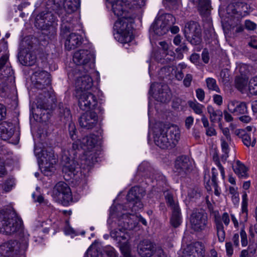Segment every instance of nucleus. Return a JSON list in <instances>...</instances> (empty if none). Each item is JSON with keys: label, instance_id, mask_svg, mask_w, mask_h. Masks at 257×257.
Listing matches in <instances>:
<instances>
[{"label": "nucleus", "instance_id": "30", "mask_svg": "<svg viewBox=\"0 0 257 257\" xmlns=\"http://www.w3.org/2000/svg\"><path fill=\"white\" fill-rule=\"evenodd\" d=\"M151 30L158 36H162L168 31L166 25L158 18L152 25Z\"/></svg>", "mask_w": 257, "mask_h": 257}, {"label": "nucleus", "instance_id": "29", "mask_svg": "<svg viewBox=\"0 0 257 257\" xmlns=\"http://www.w3.org/2000/svg\"><path fill=\"white\" fill-rule=\"evenodd\" d=\"M198 10L202 17L205 18L207 20H210L211 6L209 0H199Z\"/></svg>", "mask_w": 257, "mask_h": 257}, {"label": "nucleus", "instance_id": "5", "mask_svg": "<svg viewBox=\"0 0 257 257\" xmlns=\"http://www.w3.org/2000/svg\"><path fill=\"white\" fill-rule=\"evenodd\" d=\"M135 214H127L123 213L118 218V225L119 229H114L110 232V236L119 242L124 241L127 242L128 235L125 232L126 230H133L138 224V222L135 220L137 218Z\"/></svg>", "mask_w": 257, "mask_h": 257}, {"label": "nucleus", "instance_id": "18", "mask_svg": "<svg viewBox=\"0 0 257 257\" xmlns=\"http://www.w3.org/2000/svg\"><path fill=\"white\" fill-rule=\"evenodd\" d=\"M55 23V17L51 12L47 11L41 12L37 16L35 25L38 29L45 30L54 26Z\"/></svg>", "mask_w": 257, "mask_h": 257}, {"label": "nucleus", "instance_id": "36", "mask_svg": "<svg viewBox=\"0 0 257 257\" xmlns=\"http://www.w3.org/2000/svg\"><path fill=\"white\" fill-rule=\"evenodd\" d=\"M182 218L180 208L172 210V215L170 219L171 225L175 228L178 227L181 223Z\"/></svg>", "mask_w": 257, "mask_h": 257}, {"label": "nucleus", "instance_id": "41", "mask_svg": "<svg viewBox=\"0 0 257 257\" xmlns=\"http://www.w3.org/2000/svg\"><path fill=\"white\" fill-rule=\"evenodd\" d=\"M207 87L208 89L219 92L220 89L216 84V81L213 78H207L206 80Z\"/></svg>", "mask_w": 257, "mask_h": 257}, {"label": "nucleus", "instance_id": "37", "mask_svg": "<svg viewBox=\"0 0 257 257\" xmlns=\"http://www.w3.org/2000/svg\"><path fill=\"white\" fill-rule=\"evenodd\" d=\"M158 19L166 25L168 30L169 28L175 24L176 21L175 17L170 14H165L159 17Z\"/></svg>", "mask_w": 257, "mask_h": 257}, {"label": "nucleus", "instance_id": "1", "mask_svg": "<svg viewBox=\"0 0 257 257\" xmlns=\"http://www.w3.org/2000/svg\"><path fill=\"white\" fill-rule=\"evenodd\" d=\"M33 79L34 86L36 89L43 91V93L38 96L37 107L43 110L49 109L51 107L48 100L52 93L50 75L45 71H38L34 73Z\"/></svg>", "mask_w": 257, "mask_h": 257}, {"label": "nucleus", "instance_id": "55", "mask_svg": "<svg viewBox=\"0 0 257 257\" xmlns=\"http://www.w3.org/2000/svg\"><path fill=\"white\" fill-rule=\"evenodd\" d=\"M14 185V181L9 180L7 181L4 186V189L6 192L10 191L13 188Z\"/></svg>", "mask_w": 257, "mask_h": 257}, {"label": "nucleus", "instance_id": "12", "mask_svg": "<svg viewBox=\"0 0 257 257\" xmlns=\"http://www.w3.org/2000/svg\"><path fill=\"white\" fill-rule=\"evenodd\" d=\"M93 55L87 50H80L76 52L73 57L74 62L78 65L74 69L81 67V70L88 71L93 64L91 62Z\"/></svg>", "mask_w": 257, "mask_h": 257}, {"label": "nucleus", "instance_id": "54", "mask_svg": "<svg viewBox=\"0 0 257 257\" xmlns=\"http://www.w3.org/2000/svg\"><path fill=\"white\" fill-rule=\"evenodd\" d=\"M155 179L160 186H163L164 184H166V177L162 174H158L155 177Z\"/></svg>", "mask_w": 257, "mask_h": 257}, {"label": "nucleus", "instance_id": "32", "mask_svg": "<svg viewBox=\"0 0 257 257\" xmlns=\"http://www.w3.org/2000/svg\"><path fill=\"white\" fill-rule=\"evenodd\" d=\"M57 112L62 121H68L71 117L70 109L65 104L62 103H59Z\"/></svg>", "mask_w": 257, "mask_h": 257}, {"label": "nucleus", "instance_id": "27", "mask_svg": "<svg viewBox=\"0 0 257 257\" xmlns=\"http://www.w3.org/2000/svg\"><path fill=\"white\" fill-rule=\"evenodd\" d=\"M14 127L12 123L4 122L0 123V138L2 140H9L14 135Z\"/></svg>", "mask_w": 257, "mask_h": 257}, {"label": "nucleus", "instance_id": "52", "mask_svg": "<svg viewBox=\"0 0 257 257\" xmlns=\"http://www.w3.org/2000/svg\"><path fill=\"white\" fill-rule=\"evenodd\" d=\"M244 25L247 30L253 31L256 28V25L250 20H246L244 23Z\"/></svg>", "mask_w": 257, "mask_h": 257}, {"label": "nucleus", "instance_id": "34", "mask_svg": "<svg viewBox=\"0 0 257 257\" xmlns=\"http://www.w3.org/2000/svg\"><path fill=\"white\" fill-rule=\"evenodd\" d=\"M233 169L238 177L245 178L248 176L247 168L240 161H236V163L233 165Z\"/></svg>", "mask_w": 257, "mask_h": 257}, {"label": "nucleus", "instance_id": "13", "mask_svg": "<svg viewBox=\"0 0 257 257\" xmlns=\"http://www.w3.org/2000/svg\"><path fill=\"white\" fill-rule=\"evenodd\" d=\"M53 194L58 201L67 206L72 201V195L69 186L64 182L57 183L53 190Z\"/></svg>", "mask_w": 257, "mask_h": 257}, {"label": "nucleus", "instance_id": "42", "mask_svg": "<svg viewBox=\"0 0 257 257\" xmlns=\"http://www.w3.org/2000/svg\"><path fill=\"white\" fill-rule=\"evenodd\" d=\"M249 92L254 95H257V76L252 77L249 82Z\"/></svg>", "mask_w": 257, "mask_h": 257}, {"label": "nucleus", "instance_id": "10", "mask_svg": "<svg viewBox=\"0 0 257 257\" xmlns=\"http://www.w3.org/2000/svg\"><path fill=\"white\" fill-rule=\"evenodd\" d=\"M184 34L187 40L193 45H198L202 41L201 30L199 24L190 21L186 24Z\"/></svg>", "mask_w": 257, "mask_h": 257}, {"label": "nucleus", "instance_id": "64", "mask_svg": "<svg viewBox=\"0 0 257 257\" xmlns=\"http://www.w3.org/2000/svg\"><path fill=\"white\" fill-rule=\"evenodd\" d=\"M155 255L154 257H167L166 254L165 253L164 250L161 248H158L154 253Z\"/></svg>", "mask_w": 257, "mask_h": 257}, {"label": "nucleus", "instance_id": "20", "mask_svg": "<svg viewBox=\"0 0 257 257\" xmlns=\"http://www.w3.org/2000/svg\"><path fill=\"white\" fill-rule=\"evenodd\" d=\"M154 88H158L155 96L157 101L163 103H167L170 100L171 93L167 85L154 83L151 85L150 90H153Z\"/></svg>", "mask_w": 257, "mask_h": 257}, {"label": "nucleus", "instance_id": "62", "mask_svg": "<svg viewBox=\"0 0 257 257\" xmlns=\"http://www.w3.org/2000/svg\"><path fill=\"white\" fill-rule=\"evenodd\" d=\"M221 146L223 153H229V147L228 143L223 139H221Z\"/></svg>", "mask_w": 257, "mask_h": 257}, {"label": "nucleus", "instance_id": "44", "mask_svg": "<svg viewBox=\"0 0 257 257\" xmlns=\"http://www.w3.org/2000/svg\"><path fill=\"white\" fill-rule=\"evenodd\" d=\"M256 252V248L249 245L246 249L242 250L240 254L239 257H250Z\"/></svg>", "mask_w": 257, "mask_h": 257}, {"label": "nucleus", "instance_id": "24", "mask_svg": "<svg viewBox=\"0 0 257 257\" xmlns=\"http://www.w3.org/2000/svg\"><path fill=\"white\" fill-rule=\"evenodd\" d=\"M227 107L230 112L237 115L244 114L248 112L247 103L244 101L230 100L228 103Z\"/></svg>", "mask_w": 257, "mask_h": 257}, {"label": "nucleus", "instance_id": "63", "mask_svg": "<svg viewBox=\"0 0 257 257\" xmlns=\"http://www.w3.org/2000/svg\"><path fill=\"white\" fill-rule=\"evenodd\" d=\"M213 101L215 103L218 105H221L222 104V97L218 94H215L213 96Z\"/></svg>", "mask_w": 257, "mask_h": 257}, {"label": "nucleus", "instance_id": "15", "mask_svg": "<svg viewBox=\"0 0 257 257\" xmlns=\"http://www.w3.org/2000/svg\"><path fill=\"white\" fill-rule=\"evenodd\" d=\"M230 223V217L228 213L224 212L221 215L219 213L214 216L215 229L219 241L223 242L225 238L224 225L227 226Z\"/></svg>", "mask_w": 257, "mask_h": 257}, {"label": "nucleus", "instance_id": "21", "mask_svg": "<svg viewBox=\"0 0 257 257\" xmlns=\"http://www.w3.org/2000/svg\"><path fill=\"white\" fill-rule=\"evenodd\" d=\"M192 165L189 159L185 156L177 158L175 162L174 171L178 175L184 176L191 169Z\"/></svg>", "mask_w": 257, "mask_h": 257}, {"label": "nucleus", "instance_id": "51", "mask_svg": "<svg viewBox=\"0 0 257 257\" xmlns=\"http://www.w3.org/2000/svg\"><path fill=\"white\" fill-rule=\"evenodd\" d=\"M165 59L167 61L171 62L175 60V54L172 50H170V49L165 52Z\"/></svg>", "mask_w": 257, "mask_h": 257}, {"label": "nucleus", "instance_id": "61", "mask_svg": "<svg viewBox=\"0 0 257 257\" xmlns=\"http://www.w3.org/2000/svg\"><path fill=\"white\" fill-rule=\"evenodd\" d=\"M105 252L108 257H117L115 249L111 247H108L105 250Z\"/></svg>", "mask_w": 257, "mask_h": 257}, {"label": "nucleus", "instance_id": "16", "mask_svg": "<svg viewBox=\"0 0 257 257\" xmlns=\"http://www.w3.org/2000/svg\"><path fill=\"white\" fill-rule=\"evenodd\" d=\"M78 99V105L83 110L94 109L97 104V99L92 93L83 91L76 94Z\"/></svg>", "mask_w": 257, "mask_h": 257}, {"label": "nucleus", "instance_id": "31", "mask_svg": "<svg viewBox=\"0 0 257 257\" xmlns=\"http://www.w3.org/2000/svg\"><path fill=\"white\" fill-rule=\"evenodd\" d=\"M66 159L68 161L63 165L62 171L65 174H68V176H71L74 175L75 171L77 167L78 166L75 161L71 159L70 158L66 157Z\"/></svg>", "mask_w": 257, "mask_h": 257}, {"label": "nucleus", "instance_id": "39", "mask_svg": "<svg viewBox=\"0 0 257 257\" xmlns=\"http://www.w3.org/2000/svg\"><path fill=\"white\" fill-rule=\"evenodd\" d=\"M165 199L167 205L171 208L172 210L179 208L178 201L174 199L173 196L171 194L167 193L165 195Z\"/></svg>", "mask_w": 257, "mask_h": 257}, {"label": "nucleus", "instance_id": "49", "mask_svg": "<svg viewBox=\"0 0 257 257\" xmlns=\"http://www.w3.org/2000/svg\"><path fill=\"white\" fill-rule=\"evenodd\" d=\"M69 135L72 140H74L77 137L76 135V127L73 123H70L69 124Z\"/></svg>", "mask_w": 257, "mask_h": 257}, {"label": "nucleus", "instance_id": "57", "mask_svg": "<svg viewBox=\"0 0 257 257\" xmlns=\"http://www.w3.org/2000/svg\"><path fill=\"white\" fill-rule=\"evenodd\" d=\"M190 61L196 65L199 64L200 56L196 53L192 54L190 58Z\"/></svg>", "mask_w": 257, "mask_h": 257}, {"label": "nucleus", "instance_id": "28", "mask_svg": "<svg viewBox=\"0 0 257 257\" xmlns=\"http://www.w3.org/2000/svg\"><path fill=\"white\" fill-rule=\"evenodd\" d=\"M61 18V34L65 35L69 33L73 29V25L72 23L73 16L61 15L59 16Z\"/></svg>", "mask_w": 257, "mask_h": 257}, {"label": "nucleus", "instance_id": "4", "mask_svg": "<svg viewBox=\"0 0 257 257\" xmlns=\"http://www.w3.org/2000/svg\"><path fill=\"white\" fill-rule=\"evenodd\" d=\"M22 220L13 210L0 211V232L11 235L22 231Z\"/></svg>", "mask_w": 257, "mask_h": 257}, {"label": "nucleus", "instance_id": "47", "mask_svg": "<svg viewBox=\"0 0 257 257\" xmlns=\"http://www.w3.org/2000/svg\"><path fill=\"white\" fill-rule=\"evenodd\" d=\"M241 209L242 214H245V216L247 215V194H244L242 196V201L241 203Z\"/></svg>", "mask_w": 257, "mask_h": 257}, {"label": "nucleus", "instance_id": "43", "mask_svg": "<svg viewBox=\"0 0 257 257\" xmlns=\"http://www.w3.org/2000/svg\"><path fill=\"white\" fill-rule=\"evenodd\" d=\"M24 65H33L36 61V56L32 53H27L24 57Z\"/></svg>", "mask_w": 257, "mask_h": 257}, {"label": "nucleus", "instance_id": "19", "mask_svg": "<svg viewBox=\"0 0 257 257\" xmlns=\"http://www.w3.org/2000/svg\"><path fill=\"white\" fill-rule=\"evenodd\" d=\"M80 0H65L63 8L55 9L56 5L54 4L53 9L55 10V13L58 16L65 15L66 16H73L72 14L80 7Z\"/></svg>", "mask_w": 257, "mask_h": 257}, {"label": "nucleus", "instance_id": "45", "mask_svg": "<svg viewBox=\"0 0 257 257\" xmlns=\"http://www.w3.org/2000/svg\"><path fill=\"white\" fill-rule=\"evenodd\" d=\"M87 257H101V254L94 245L90 246L87 250Z\"/></svg>", "mask_w": 257, "mask_h": 257}, {"label": "nucleus", "instance_id": "38", "mask_svg": "<svg viewBox=\"0 0 257 257\" xmlns=\"http://www.w3.org/2000/svg\"><path fill=\"white\" fill-rule=\"evenodd\" d=\"M188 103L189 107L193 109L196 114L202 115L203 109L204 108L203 105L200 104L196 101H189Z\"/></svg>", "mask_w": 257, "mask_h": 257}, {"label": "nucleus", "instance_id": "14", "mask_svg": "<svg viewBox=\"0 0 257 257\" xmlns=\"http://www.w3.org/2000/svg\"><path fill=\"white\" fill-rule=\"evenodd\" d=\"M97 137L94 135L86 136L81 140L82 146L80 147L85 152L86 156H88L87 161L88 160L89 161L88 165L90 166L97 162V158L95 156L91 157L93 155L92 149L97 143Z\"/></svg>", "mask_w": 257, "mask_h": 257}, {"label": "nucleus", "instance_id": "8", "mask_svg": "<svg viewBox=\"0 0 257 257\" xmlns=\"http://www.w3.org/2000/svg\"><path fill=\"white\" fill-rule=\"evenodd\" d=\"M190 222L191 229L198 233L206 232L210 228L207 214L202 210H194L190 216Z\"/></svg>", "mask_w": 257, "mask_h": 257}, {"label": "nucleus", "instance_id": "11", "mask_svg": "<svg viewBox=\"0 0 257 257\" xmlns=\"http://www.w3.org/2000/svg\"><path fill=\"white\" fill-rule=\"evenodd\" d=\"M28 246L27 240L21 245L15 240H10L0 245V255L2 257L13 256L22 251H25Z\"/></svg>", "mask_w": 257, "mask_h": 257}, {"label": "nucleus", "instance_id": "26", "mask_svg": "<svg viewBox=\"0 0 257 257\" xmlns=\"http://www.w3.org/2000/svg\"><path fill=\"white\" fill-rule=\"evenodd\" d=\"M82 38L81 35L76 33H71L66 40L65 47L67 50L74 49L82 44Z\"/></svg>", "mask_w": 257, "mask_h": 257}, {"label": "nucleus", "instance_id": "46", "mask_svg": "<svg viewBox=\"0 0 257 257\" xmlns=\"http://www.w3.org/2000/svg\"><path fill=\"white\" fill-rule=\"evenodd\" d=\"M120 249L124 257H130V248L127 242L122 243L120 245Z\"/></svg>", "mask_w": 257, "mask_h": 257}, {"label": "nucleus", "instance_id": "25", "mask_svg": "<svg viewBox=\"0 0 257 257\" xmlns=\"http://www.w3.org/2000/svg\"><path fill=\"white\" fill-rule=\"evenodd\" d=\"M186 257H204L205 247L201 242H196L189 245L185 250Z\"/></svg>", "mask_w": 257, "mask_h": 257}, {"label": "nucleus", "instance_id": "60", "mask_svg": "<svg viewBox=\"0 0 257 257\" xmlns=\"http://www.w3.org/2000/svg\"><path fill=\"white\" fill-rule=\"evenodd\" d=\"M7 110L5 106L0 103V121L3 120L6 118Z\"/></svg>", "mask_w": 257, "mask_h": 257}, {"label": "nucleus", "instance_id": "7", "mask_svg": "<svg viewBox=\"0 0 257 257\" xmlns=\"http://www.w3.org/2000/svg\"><path fill=\"white\" fill-rule=\"evenodd\" d=\"M87 72L85 70H81V67H79L78 69H74L68 74L69 78L73 76L75 79V85L76 94L88 90L93 85L92 79L86 73Z\"/></svg>", "mask_w": 257, "mask_h": 257}, {"label": "nucleus", "instance_id": "40", "mask_svg": "<svg viewBox=\"0 0 257 257\" xmlns=\"http://www.w3.org/2000/svg\"><path fill=\"white\" fill-rule=\"evenodd\" d=\"M248 80L244 77H237L235 79L236 88L240 91H242L246 87Z\"/></svg>", "mask_w": 257, "mask_h": 257}, {"label": "nucleus", "instance_id": "58", "mask_svg": "<svg viewBox=\"0 0 257 257\" xmlns=\"http://www.w3.org/2000/svg\"><path fill=\"white\" fill-rule=\"evenodd\" d=\"M226 253L228 256H231L233 252V247L231 242H227L225 244Z\"/></svg>", "mask_w": 257, "mask_h": 257}, {"label": "nucleus", "instance_id": "33", "mask_svg": "<svg viewBox=\"0 0 257 257\" xmlns=\"http://www.w3.org/2000/svg\"><path fill=\"white\" fill-rule=\"evenodd\" d=\"M207 112L209 114L210 121L212 123L219 122L222 118V112L220 109H215L212 106H207Z\"/></svg>", "mask_w": 257, "mask_h": 257}, {"label": "nucleus", "instance_id": "9", "mask_svg": "<svg viewBox=\"0 0 257 257\" xmlns=\"http://www.w3.org/2000/svg\"><path fill=\"white\" fill-rule=\"evenodd\" d=\"M145 192L143 188L138 186L132 187L128 191L126 199L128 203V206L131 208L132 214H134L139 211V209L143 208V205L141 201V198L144 196ZM131 214V213L128 214Z\"/></svg>", "mask_w": 257, "mask_h": 257}, {"label": "nucleus", "instance_id": "17", "mask_svg": "<svg viewBox=\"0 0 257 257\" xmlns=\"http://www.w3.org/2000/svg\"><path fill=\"white\" fill-rule=\"evenodd\" d=\"M42 169L45 175L48 176L55 170L57 159L52 151L47 152L42 150Z\"/></svg>", "mask_w": 257, "mask_h": 257}, {"label": "nucleus", "instance_id": "50", "mask_svg": "<svg viewBox=\"0 0 257 257\" xmlns=\"http://www.w3.org/2000/svg\"><path fill=\"white\" fill-rule=\"evenodd\" d=\"M240 235L241 238V243L242 246H245L247 245L248 241L247 235L244 229H241L240 231Z\"/></svg>", "mask_w": 257, "mask_h": 257}, {"label": "nucleus", "instance_id": "35", "mask_svg": "<svg viewBox=\"0 0 257 257\" xmlns=\"http://www.w3.org/2000/svg\"><path fill=\"white\" fill-rule=\"evenodd\" d=\"M242 141L243 144L247 147L249 146L254 147L256 143V138L252 135L251 133H246L243 131H241L240 133Z\"/></svg>", "mask_w": 257, "mask_h": 257}, {"label": "nucleus", "instance_id": "6", "mask_svg": "<svg viewBox=\"0 0 257 257\" xmlns=\"http://www.w3.org/2000/svg\"><path fill=\"white\" fill-rule=\"evenodd\" d=\"M134 15L131 19L118 18V19L114 23L113 28L116 31L114 34L115 38L121 43L130 42L133 39L132 23Z\"/></svg>", "mask_w": 257, "mask_h": 257}, {"label": "nucleus", "instance_id": "3", "mask_svg": "<svg viewBox=\"0 0 257 257\" xmlns=\"http://www.w3.org/2000/svg\"><path fill=\"white\" fill-rule=\"evenodd\" d=\"M111 6V10L117 18L131 19L132 10L141 8L145 5L144 0H107Z\"/></svg>", "mask_w": 257, "mask_h": 257}, {"label": "nucleus", "instance_id": "59", "mask_svg": "<svg viewBox=\"0 0 257 257\" xmlns=\"http://www.w3.org/2000/svg\"><path fill=\"white\" fill-rule=\"evenodd\" d=\"M193 122L194 118L192 116H189L187 117L185 121V127L187 129H190L192 125Z\"/></svg>", "mask_w": 257, "mask_h": 257}, {"label": "nucleus", "instance_id": "53", "mask_svg": "<svg viewBox=\"0 0 257 257\" xmlns=\"http://www.w3.org/2000/svg\"><path fill=\"white\" fill-rule=\"evenodd\" d=\"M192 79L193 76L191 74H186L183 80L184 85L186 87H189L191 85Z\"/></svg>", "mask_w": 257, "mask_h": 257}, {"label": "nucleus", "instance_id": "48", "mask_svg": "<svg viewBox=\"0 0 257 257\" xmlns=\"http://www.w3.org/2000/svg\"><path fill=\"white\" fill-rule=\"evenodd\" d=\"M81 146H82V143L81 140H77L72 143V148L73 151L72 154L73 156L76 155V151L77 150H79L80 148L82 149V148L80 147Z\"/></svg>", "mask_w": 257, "mask_h": 257}, {"label": "nucleus", "instance_id": "22", "mask_svg": "<svg viewBox=\"0 0 257 257\" xmlns=\"http://www.w3.org/2000/svg\"><path fill=\"white\" fill-rule=\"evenodd\" d=\"M155 244L149 240H144L138 245V252L142 257H151L156 252Z\"/></svg>", "mask_w": 257, "mask_h": 257}, {"label": "nucleus", "instance_id": "2", "mask_svg": "<svg viewBox=\"0 0 257 257\" xmlns=\"http://www.w3.org/2000/svg\"><path fill=\"white\" fill-rule=\"evenodd\" d=\"M154 142L163 149L174 147L180 139V130L175 125L164 126L154 131Z\"/></svg>", "mask_w": 257, "mask_h": 257}, {"label": "nucleus", "instance_id": "56", "mask_svg": "<svg viewBox=\"0 0 257 257\" xmlns=\"http://www.w3.org/2000/svg\"><path fill=\"white\" fill-rule=\"evenodd\" d=\"M196 97L200 101H202L205 97L204 90L201 88H198L196 90Z\"/></svg>", "mask_w": 257, "mask_h": 257}, {"label": "nucleus", "instance_id": "23", "mask_svg": "<svg viewBox=\"0 0 257 257\" xmlns=\"http://www.w3.org/2000/svg\"><path fill=\"white\" fill-rule=\"evenodd\" d=\"M98 117L96 112L90 111L83 113L79 118L80 125L87 129L93 128L97 122Z\"/></svg>", "mask_w": 257, "mask_h": 257}]
</instances>
